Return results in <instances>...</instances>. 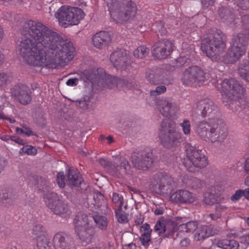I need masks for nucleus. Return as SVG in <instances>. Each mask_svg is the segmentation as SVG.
Wrapping results in <instances>:
<instances>
[{"label":"nucleus","mask_w":249,"mask_h":249,"mask_svg":"<svg viewBox=\"0 0 249 249\" xmlns=\"http://www.w3.org/2000/svg\"><path fill=\"white\" fill-rule=\"evenodd\" d=\"M99 162L102 166L107 170L111 175V169L113 168L112 166L114 165L113 160L112 162H111L104 159H100L99 160Z\"/></svg>","instance_id":"obj_45"},{"label":"nucleus","mask_w":249,"mask_h":249,"mask_svg":"<svg viewBox=\"0 0 249 249\" xmlns=\"http://www.w3.org/2000/svg\"><path fill=\"white\" fill-rule=\"evenodd\" d=\"M59 24L64 28L77 25L84 17L83 10L78 7L62 6L55 14Z\"/></svg>","instance_id":"obj_7"},{"label":"nucleus","mask_w":249,"mask_h":249,"mask_svg":"<svg viewBox=\"0 0 249 249\" xmlns=\"http://www.w3.org/2000/svg\"><path fill=\"white\" fill-rule=\"evenodd\" d=\"M115 212L116 218L119 223H124L128 221L127 216L124 213H122V211L118 212L117 209H116Z\"/></svg>","instance_id":"obj_52"},{"label":"nucleus","mask_w":249,"mask_h":249,"mask_svg":"<svg viewBox=\"0 0 249 249\" xmlns=\"http://www.w3.org/2000/svg\"><path fill=\"white\" fill-rule=\"evenodd\" d=\"M239 6L243 10L249 9V0H239Z\"/></svg>","instance_id":"obj_61"},{"label":"nucleus","mask_w":249,"mask_h":249,"mask_svg":"<svg viewBox=\"0 0 249 249\" xmlns=\"http://www.w3.org/2000/svg\"><path fill=\"white\" fill-rule=\"evenodd\" d=\"M159 137L161 144L170 149L178 146L182 142L181 134L177 130L176 123L172 120H164L161 122Z\"/></svg>","instance_id":"obj_4"},{"label":"nucleus","mask_w":249,"mask_h":249,"mask_svg":"<svg viewBox=\"0 0 249 249\" xmlns=\"http://www.w3.org/2000/svg\"><path fill=\"white\" fill-rule=\"evenodd\" d=\"M170 197L172 200L182 204L192 203L195 200L194 194L184 189L177 190L171 195Z\"/></svg>","instance_id":"obj_24"},{"label":"nucleus","mask_w":249,"mask_h":249,"mask_svg":"<svg viewBox=\"0 0 249 249\" xmlns=\"http://www.w3.org/2000/svg\"><path fill=\"white\" fill-rule=\"evenodd\" d=\"M216 245L218 247L223 249H238L239 244L235 240L222 239L217 241Z\"/></svg>","instance_id":"obj_35"},{"label":"nucleus","mask_w":249,"mask_h":249,"mask_svg":"<svg viewBox=\"0 0 249 249\" xmlns=\"http://www.w3.org/2000/svg\"><path fill=\"white\" fill-rule=\"evenodd\" d=\"M49 240L44 234L38 235L36 238V245L38 249H50Z\"/></svg>","instance_id":"obj_37"},{"label":"nucleus","mask_w":249,"mask_h":249,"mask_svg":"<svg viewBox=\"0 0 249 249\" xmlns=\"http://www.w3.org/2000/svg\"><path fill=\"white\" fill-rule=\"evenodd\" d=\"M196 113L203 118H218L219 112L217 106L211 99L207 98L198 101L195 110Z\"/></svg>","instance_id":"obj_15"},{"label":"nucleus","mask_w":249,"mask_h":249,"mask_svg":"<svg viewBox=\"0 0 249 249\" xmlns=\"http://www.w3.org/2000/svg\"><path fill=\"white\" fill-rule=\"evenodd\" d=\"M10 138L11 141H13L19 144L24 145L26 143V141L22 140L19 137H17L16 136H12L10 137Z\"/></svg>","instance_id":"obj_62"},{"label":"nucleus","mask_w":249,"mask_h":249,"mask_svg":"<svg viewBox=\"0 0 249 249\" xmlns=\"http://www.w3.org/2000/svg\"><path fill=\"white\" fill-rule=\"evenodd\" d=\"M110 59L114 67L118 69L125 70L129 66L128 56L124 50H118L113 52Z\"/></svg>","instance_id":"obj_22"},{"label":"nucleus","mask_w":249,"mask_h":249,"mask_svg":"<svg viewBox=\"0 0 249 249\" xmlns=\"http://www.w3.org/2000/svg\"><path fill=\"white\" fill-rule=\"evenodd\" d=\"M238 73L243 79L249 82V62L248 60L240 64Z\"/></svg>","instance_id":"obj_36"},{"label":"nucleus","mask_w":249,"mask_h":249,"mask_svg":"<svg viewBox=\"0 0 249 249\" xmlns=\"http://www.w3.org/2000/svg\"><path fill=\"white\" fill-rule=\"evenodd\" d=\"M180 126L182 128L183 132L185 135H188L190 133L191 124L190 121L185 119L183 122L180 124Z\"/></svg>","instance_id":"obj_47"},{"label":"nucleus","mask_w":249,"mask_h":249,"mask_svg":"<svg viewBox=\"0 0 249 249\" xmlns=\"http://www.w3.org/2000/svg\"><path fill=\"white\" fill-rule=\"evenodd\" d=\"M227 136V127L222 120L214 118L211 127L210 133L208 137L211 142H221Z\"/></svg>","instance_id":"obj_17"},{"label":"nucleus","mask_w":249,"mask_h":249,"mask_svg":"<svg viewBox=\"0 0 249 249\" xmlns=\"http://www.w3.org/2000/svg\"><path fill=\"white\" fill-rule=\"evenodd\" d=\"M123 197L117 193H113L112 197V202L118 207L117 211H122L123 205Z\"/></svg>","instance_id":"obj_42"},{"label":"nucleus","mask_w":249,"mask_h":249,"mask_svg":"<svg viewBox=\"0 0 249 249\" xmlns=\"http://www.w3.org/2000/svg\"><path fill=\"white\" fill-rule=\"evenodd\" d=\"M57 182L59 186L63 188L66 184L71 188L82 185V178L79 172L73 167H70L65 176L63 172H59L57 175Z\"/></svg>","instance_id":"obj_13"},{"label":"nucleus","mask_w":249,"mask_h":249,"mask_svg":"<svg viewBox=\"0 0 249 249\" xmlns=\"http://www.w3.org/2000/svg\"><path fill=\"white\" fill-rule=\"evenodd\" d=\"M93 200L95 209H98L96 213H98L107 214L109 210L104 195L100 192L96 191L93 193Z\"/></svg>","instance_id":"obj_25"},{"label":"nucleus","mask_w":249,"mask_h":249,"mask_svg":"<svg viewBox=\"0 0 249 249\" xmlns=\"http://www.w3.org/2000/svg\"><path fill=\"white\" fill-rule=\"evenodd\" d=\"M153 26L156 28V31L160 33L161 35L166 34L167 31L164 27V23L162 21L157 22Z\"/></svg>","instance_id":"obj_51"},{"label":"nucleus","mask_w":249,"mask_h":249,"mask_svg":"<svg viewBox=\"0 0 249 249\" xmlns=\"http://www.w3.org/2000/svg\"><path fill=\"white\" fill-rule=\"evenodd\" d=\"M21 34L19 53L30 65L53 69L73 57V44L41 22L29 20Z\"/></svg>","instance_id":"obj_1"},{"label":"nucleus","mask_w":249,"mask_h":249,"mask_svg":"<svg viewBox=\"0 0 249 249\" xmlns=\"http://www.w3.org/2000/svg\"><path fill=\"white\" fill-rule=\"evenodd\" d=\"M166 90V88L164 86H160L157 87L155 89L150 91L151 96H157L161 93H164Z\"/></svg>","instance_id":"obj_54"},{"label":"nucleus","mask_w":249,"mask_h":249,"mask_svg":"<svg viewBox=\"0 0 249 249\" xmlns=\"http://www.w3.org/2000/svg\"><path fill=\"white\" fill-rule=\"evenodd\" d=\"M144 220V217L141 214H139L135 217V223L136 225H140L142 224Z\"/></svg>","instance_id":"obj_63"},{"label":"nucleus","mask_w":249,"mask_h":249,"mask_svg":"<svg viewBox=\"0 0 249 249\" xmlns=\"http://www.w3.org/2000/svg\"><path fill=\"white\" fill-rule=\"evenodd\" d=\"M175 46L170 40L163 39L156 42L152 47V55L157 59L166 58L173 52Z\"/></svg>","instance_id":"obj_16"},{"label":"nucleus","mask_w":249,"mask_h":249,"mask_svg":"<svg viewBox=\"0 0 249 249\" xmlns=\"http://www.w3.org/2000/svg\"><path fill=\"white\" fill-rule=\"evenodd\" d=\"M164 70L161 68H155L147 70L146 72V79L151 85L163 84L165 80Z\"/></svg>","instance_id":"obj_23"},{"label":"nucleus","mask_w":249,"mask_h":249,"mask_svg":"<svg viewBox=\"0 0 249 249\" xmlns=\"http://www.w3.org/2000/svg\"><path fill=\"white\" fill-rule=\"evenodd\" d=\"M79 80L78 78H70L66 82V84L69 86H74L78 84Z\"/></svg>","instance_id":"obj_64"},{"label":"nucleus","mask_w":249,"mask_h":249,"mask_svg":"<svg viewBox=\"0 0 249 249\" xmlns=\"http://www.w3.org/2000/svg\"><path fill=\"white\" fill-rule=\"evenodd\" d=\"M151 237V235H147V234H145V233H142L140 237V240L142 244L146 247L149 245L150 243H152Z\"/></svg>","instance_id":"obj_48"},{"label":"nucleus","mask_w":249,"mask_h":249,"mask_svg":"<svg viewBox=\"0 0 249 249\" xmlns=\"http://www.w3.org/2000/svg\"><path fill=\"white\" fill-rule=\"evenodd\" d=\"M226 47V36L220 30H210L201 40V48L213 61H217L223 55Z\"/></svg>","instance_id":"obj_2"},{"label":"nucleus","mask_w":249,"mask_h":249,"mask_svg":"<svg viewBox=\"0 0 249 249\" xmlns=\"http://www.w3.org/2000/svg\"><path fill=\"white\" fill-rule=\"evenodd\" d=\"M32 181L36 185L38 190L43 192L44 197L46 194L48 192H52L51 189L50 183L46 179L37 175H34L32 177Z\"/></svg>","instance_id":"obj_31"},{"label":"nucleus","mask_w":249,"mask_h":249,"mask_svg":"<svg viewBox=\"0 0 249 249\" xmlns=\"http://www.w3.org/2000/svg\"><path fill=\"white\" fill-rule=\"evenodd\" d=\"M129 83L128 81L124 78H117L115 77V87L118 89L124 88V87H128Z\"/></svg>","instance_id":"obj_50"},{"label":"nucleus","mask_w":249,"mask_h":249,"mask_svg":"<svg viewBox=\"0 0 249 249\" xmlns=\"http://www.w3.org/2000/svg\"><path fill=\"white\" fill-rule=\"evenodd\" d=\"M219 205H216L215 206V212L214 213H210L209 214L210 217L213 220H216L219 218L221 216V213L219 210H218Z\"/></svg>","instance_id":"obj_58"},{"label":"nucleus","mask_w":249,"mask_h":249,"mask_svg":"<svg viewBox=\"0 0 249 249\" xmlns=\"http://www.w3.org/2000/svg\"><path fill=\"white\" fill-rule=\"evenodd\" d=\"M2 200L3 203H8L11 204L13 202V199L11 195L8 193H3L2 197Z\"/></svg>","instance_id":"obj_60"},{"label":"nucleus","mask_w":249,"mask_h":249,"mask_svg":"<svg viewBox=\"0 0 249 249\" xmlns=\"http://www.w3.org/2000/svg\"><path fill=\"white\" fill-rule=\"evenodd\" d=\"M174 178L166 173L159 172L151 178L149 189L156 194L166 196L170 194L175 187Z\"/></svg>","instance_id":"obj_6"},{"label":"nucleus","mask_w":249,"mask_h":249,"mask_svg":"<svg viewBox=\"0 0 249 249\" xmlns=\"http://www.w3.org/2000/svg\"><path fill=\"white\" fill-rule=\"evenodd\" d=\"M189 185L194 189L201 188L203 186V182L197 178H192L189 181Z\"/></svg>","instance_id":"obj_44"},{"label":"nucleus","mask_w":249,"mask_h":249,"mask_svg":"<svg viewBox=\"0 0 249 249\" xmlns=\"http://www.w3.org/2000/svg\"><path fill=\"white\" fill-rule=\"evenodd\" d=\"M205 227L209 237L217 234L220 231V228L215 226L209 225L205 226Z\"/></svg>","instance_id":"obj_49"},{"label":"nucleus","mask_w":249,"mask_h":249,"mask_svg":"<svg viewBox=\"0 0 249 249\" xmlns=\"http://www.w3.org/2000/svg\"><path fill=\"white\" fill-rule=\"evenodd\" d=\"M92 86H97L101 89L115 87V77L107 74L103 69L99 68L91 72L88 78Z\"/></svg>","instance_id":"obj_11"},{"label":"nucleus","mask_w":249,"mask_h":249,"mask_svg":"<svg viewBox=\"0 0 249 249\" xmlns=\"http://www.w3.org/2000/svg\"><path fill=\"white\" fill-rule=\"evenodd\" d=\"M44 199L48 207L56 215L64 214L68 210L67 203L63 199L62 197L53 192L46 194Z\"/></svg>","instance_id":"obj_12"},{"label":"nucleus","mask_w":249,"mask_h":249,"mask_svg":"<svg viewBox=\"0 0 249 249\" xmlns=\"http://www.w3.org/2000/svg\"><path fill=\"white\" fill-rule=\"evenodd\" d=\"M13 79V75L8 72H0V87H4L11 83Z\"/></svg>","instance_id":"obj_39"},{"label":"nucleus","mask_w":249,"mask_h":249,"mask_svg":"<svg viewBox=\"0 0 249 249\" xmlns=\"http://www.w3.org/2000/svg\"><path fill=\"white\" fill-rule=\"evenodd\" d=\"M156 103L158 110L163 117L171 116L173 106L171 101L166 99H157Z\"/></svg>","instance_id":"obj_30"},{"label":"nucleus","mask_w":249,"mask_h":249,"mask_svg":"<svg viewBox=\"0 0 249 249\" xmlns=\"http://www.w3.org/2000/svg\"><path fill=\"white\" fill-rule=\"evenodd\" d=\"M90 217L91 220L93 219L97 227L100 230L106 231L107 229L108 221L106 216L100 214H92Z\"/></svg>","instance_id":"obj_34"},{"label":"nucleus","mask_w":249,"mask_h":249,"mask_svg":"<svg viewBox=\"0 0 249 249\" xmlns=\"http://www.w3.org/2000/svg\"><path fill=\"white\" fill-rule=\"evenodd\" d=\"M110 10L113 18L118 23L133 19L137 8L131 0H104Z\"/></svg>","instance_id":"obj_3"},{"label":"nucleus","mask_w":249,"mask_h":249,"mask_svg":"<svg viewBox=\"0 0 249 249\" xmlns=\"http://www.w3.org/2000/svg\"><path fill=\"white\" fill-rule=\"evenodd\" d=\"M149 49L147 47L141 46L134 51L133 55L137 58H142L147 55Z\"/></svg>","instance_id":"obj_41"},{"label":"nucleus","mask_w":249,"mask_h":249,"mask_svg":"<svg viewBox=\"0 0 249 249\" xmlns=\"http://www.w3.org/2000/svg\"><path fill=\"white\" fill-rule=\"evenodd\" d=\"M114 165L111 169V175L120 178L123 174H130L131 166L128 161L122 157H116L113 160Z\"/></svg>","instance_id":"obj_19"},{"label":"nucleus","mask_w":249,"mask_h":249,"mask_svg":"<svg viewBox=\"0 0 249 249\" xmlns=\"http://www.w3.org/2000/svg\"><path fill=\"white\" fill-rule=\"evenodd\" d=\"M218 14L223 22L230 24L233 22L235 19V16L232 11L225 6H221L219 8Z\"/></svg>","instance_id":"obj_33"},{"label":"nucleus","mask_w":249,"mask_h":249,"mask_svg":"<svg viewBox=\"0 0 249 249\" xmlns=\"http://www.w3.org/2000/svg\"><path fill=\"white\" fill-rule=\"evenodd\" d=\"M91 216V214L88 215L82 212L78 213L73 220L74 230L89 226V221L91 220L90 217Z\"/></svg>","instance_id":"obj_32"},{"label":"nucleus","mask_w":249,"mask_h":249,"mask_svg":"<svg viewBox=\"0 0 249 249\" xmlns=\"http://www.w3.org/2000/svg\"><path fill=\"white\" fill-rule=\"evenodd\" d=\"M131 161L135 168L146 170L153 165V155L152 152L146 151L134 152L131 154Z\"/></svg>","instance_id":"obj_14"},{"label":"nucleus","mask_w":249,"mask_h":249,"mask_svg":"<svg viewBox=\"0 0 249 249\" xmlns=\"http://www.w3.org/2000/svg\"><path fill=\"white\" fill-rule=\"evenodd\" d=\"M45 231L44 227L40 224H36L35 225L32 230V233L38 235L40 233H43Z\"/></svg>","instance_id":"obj_53"},{"label":"nucleus","mask_w":249,"mask_h":249,"mask_svg":"<svg viewBox=\"0 0 249 249\" xmlns=\"http://www.w3.org/2000/svg\"><path fill=\"white\" fill-rule=\"evenodd\" d=\"M247 38L245 34L240 33L234 36L232 38L231 47L225 55L228 63H233L237 61L246 52Z\"/></svg>","instance_id":"obj_9"},{"label":"nucleus","mask_w":249,"mask_h":249,"mask_svg":"<svg viewBox=\"0 0 249 249\" xmlns=\"http://www.w3.org/2000/svg\"><path fill=\"white\" fill-rule=\"evenodd\" d=\"M210 78V74L197 66H192L186 69L182 74L181 80L184 85L195 84L200 86Z\"/></svg>","instance_id":"obj_10"},{"label":"nucleus","mask_w":249,"mask_h":249,"mask_svg":"<svg viewBox=\"0 0 249 249\" xmlns=\"http://www.w3.org/2000/svg\"><path fill=\"white\" fill-rule=\"evenodd\" d=\"M53 241L55 249H76L73 237L64 232L56 233Z\"/></svg>","instance_id":"obj_18"},{"label":"nucleus","mask_w":249,"mask_h":249,"mask_svg":"<svg viewBox=\"0 0 249 249\" xmlns=\"http://www.w3.org/2000/svg\"><path fill=\"white\" fill-rule=\"evenodd\" d=\"M72 102L75 103L76 107H78L83 110L87 109L89 108L90 103V96L89 95H85L80 100H71Z\"/></svg>","instance_id":"obj_38"},{"label":"nucleus","mask_w":249,"mask_h":249,"mask_svg":"<svg viewBox=\"0 0 249 249\" xmlns=\"http://www.w3.org/2000/svg\"><path fill=\"white\" fill-rule=\"evenodd\" d=\"M177 227L176 222L171 219L165 220L162 218L157 222L154 227V230L159 234L161 233H165L164 236L169 237L175 232Z\"/></svg>","instance_id":"obj_20"},{"label":"nucleus","mask_w":249,"mask_h":249,"mask_svg":"<svg viewBox=\"0 0 249 249\" xmlns=\"http://www.w3.org/2000/svg\"><path fill=\"white\" fill-rule=\"evenodd\" d=\"M186 224L188 233H193L197 228V223L195 221H190Z\"/></svg>","instance_id":"obj_55"},{"label":"nucleus","mask_w":249,"mask_h":249,"mask_svg":"<svg viewBox=\"0 0 249 249\" xmlns=\"http://www.w3.org/2000/svg\"><path fill=\"white\" fill-rule=\"evenodd\" d=\"M242 196V190L239 189L237 190L235 194L231 196V199L233 201H236L239 200Z\"/></svg>","instance_id":"obj_59"},{"label":"nucleus","mask_w":249,"mask_h":249,"mask_svg":"<svg viewBox=\"0 0 249 249\" xmlns=\"http://www.w3.org/2000/svg\"><path fill=\"white\" fill-rule=\"evenodd\" d=\"M242 22L243 28L246 31L249 30V15H244L242 17Z\"/></svg>","instance_id":"obj_56"},{"label":"nucleus","mask_w":249,"mask_h":249,"mask_svg":"<svg viewBox=\"0 0 249 249\" xmlns=\"http://www.w3.org/2000/svg\"><path fill=\"white\" fill-rule=\"evenodd\" d=\"M190 61L191 59L188 55L181 56L175 60L174 66L177 68L181 67L186 64H189Z\"/></svg>","instance_id":"obj_40"},{"label":"nucleus","mask_w":249,"mask_h":249,"mask_svg":"<svg viewBox=\"0 0 249 249\" xmlns=\"http://www.w3.org/2000/svg\"><path fill=\"white\" fill-rule=\"evenodd\" d=\"M221 92L223 96V102L231 107V105L235 103L238 105L237 100L241 97L244 92V88L235 79H225L222 83Z\"/></svg>","instance_id":"obj_8"},{"label":"nucleus","mask_w":249,"mask_h":249,"mask_svg":"<svg viewBox=\"0 0 249 249\" xmlns=\"http://www.w3.org/2000/svg\"><path fill=\"white\" fill-rule=\"evenodd\" d=\"M214 118H209L208 121H203L198 123L196 131L200 137L204 140H209L211 127Z\"/></svg>","instance_id":"obj_29"},{"label":"nucleus","mask_w":249,"mask_h":249,"mask_svg":"<svg viewBox=\"0 0 249 249\" xmlns=\"http://www.w3.org/2000/svg\"><path fill=\"white\" fill-rule=\"evenodd\" d=\"M208 237L205 226H202L195 234V238L197 241L204 239Z\"/></svg>","instance_id":"obj_43"},{"label":"nucleus","mask_w":249,"mask_h":249,"mask_svg":"<svg viewBox=\"0 0 249 249\" xmlns=\"http://www.w3.org/2000/svg\"><path fill=\"white\" fill-rule=\"evenodd\" d=\"M78 238L83 242L89 244L91 242L95 234L94 228L92 226H87L74 230Z\"/></svg>","instance_id":"obj_27"},{"label":"nucleus","mask_w":249,"mask_h":249,"mask_svg":"<svg viewBox=\"0 0 249 249\" xmlns=\"http://www.w3.org/2000/svg\"><path fill=\"white\" fill-rule=\"evenodd\" d=\"M220 187L213 186L210 188L209 191L204 195L203 203L212 205L217 203L218 199L221 195Z\"/></svg>","instance_id":"obj_28"},{"label":"nucleus","mask_w":249,"mask_h":249,"mask_svg":"<svg viewBox=\"0 0 249 249\" xmlns=\"http://www.w3.org/2000/svg\"><path fill=\"white\" fill-rule=\"evenodd\" d=\"M21 152L29 155H35L37 153V149L33 146L27 145L21 149L20 153Z\"/></svg>","instance_id":"obj_46"},{"label":"nucleus","mask_w":249,"mask_h":249,"mask_svg":"<svg viewBox=\"0 0 249 249\" xmlns=\"http://www.w3.org/2000/svg\"><path fill=\"white\" fill-rule=\"evenodd\" d=\"M185 147L186 157L182 160V163L188 171L194 172L196 168L201 169L208 165V160L202 150L191 143H187Z\"/></svg>","instance_id":"obj_5"},{"label":"nucleus","mask_w":249,"mask_h":249,"mask_svg":"<svg viewBox=\"0 0 249 249\" xmlns=\"http://www.w3.org/2000/svg\"><path fill=\"white\" fill-rule=\"evenodd\" d=\"M141 232L143 231V233H145V234H147V235H151V232L152 231L150 225L146 223L143 224L141 226Z\"/></svg>","instance_id":"obj_57"},{"label":"nucleus","mask_w":249,"mask_h":249,"mask_svg":"<svg viewBox=\"0 0 249 249\" xmlns=\"http://www.w3.org/2000/svg\"><path fill=\"white\" fill-rule=\"evenodd\" d=\"M110 35L106 31H100L95 34L92 37L93 45L99 49H102L111 42Z\"/></svg>","instance_id":"obj_26"},{"label":"nucleus","mask_w":249,"mask_h":249,"mask_svg":"<svg viewBox=\"0 0 249 249\" xmlns=\"http://www.w3.org/2000/svg\"><path fill=\"white\" fill-rule=\"evenodd\" d=\"M12 93L22 105H27L31 101L30 89L26 85L18 84L15 85L12 89Z\"/></svg>","instance_id":"obj_21"}]
</instances>
